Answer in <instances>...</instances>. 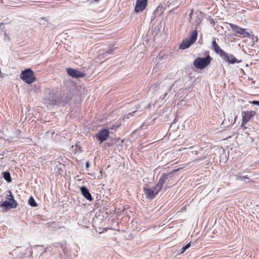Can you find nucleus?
<instances>
[{
    "mask_svg": "<svg viewBox=\"0 0 259 259\" xmlns=\"http://www.w3.org/2000/svg\"><path fill=\"white\" fill-rule=\"evenodd\" d=\"M256 114L254 111H243L241 113L242 117V126L245 125Z\"/></svg>",
    "mask_w": 259,
    "mask_h": 259,
    "instance_id": "obj_6",
    "label": "nucleus"
},
{
    "mask_svg": "<svg viewBox=\"0 0 259 259\" xmlns=\"http://www.w3.org/2000/svg\"><path fill=\"white\" fill-rule=\"evenodd\" d=\"M20 78L28 84H30L36 80L34 72L31 69L22 71L20 74Z\"/></svg>",
    "mask_w": 259,
    "mask_h": 259,
    "instance_id": "obj_4",
    "label": "nucleus"
},
{
    "mask_svg": "<svg viewBox=\"0 0 259 259\" xmlns=\"http://www.w3.org/2000/svg\"><path fill=\"white\" fill-rule=\"evenodd\" d=\"M181 168H179V169H174L172 171V172H177Z\"/></svg>",
    "mask_w": 259,
    "mask_h": 259,
    "instance_id": "obj_25",
    "label": "nucleus"
},
{
    "mask_svg": "<svg viewBox=\"0 0 259 259\" xmlns=\"http://www.w3.org/2000/svg\"><path fill=\"white\" fill-rule=\"evenodd\" d=\"M110 229H112L111 228H104L103 231H102V232H104L105 231H107L108 230H110Z\"/></svg>",
    "mask_w": 259,
    "mask_h": 259,
    "instance_id": "obj_23",
    "label": "nucleus"
},
{
    "mask_svg": "<svg viewBox=\"0 0 259 259\" xmlns=\"http://www.w3.org/2000/svg\"><path fill=\"white\" fill-rule=\"evenodd\" d=\"M17 206L18 203L16 200H14L12 202L6 200L1 204V206L4 207L6 210L9 209L10 208H15Z\"/></svg>",
    "mask_w": 259,
    "mask_h": 259,
    "instance_id": "obj_11",
    "label": "nucleus"
},
{
    "mask_svg": "<svg viewBox=\"0 0 259 259\" xmlns=\"http://www.w3.org/2000/svg\"><path fill=\"white\" fill-rule=\"evenodd\" d=\"M252 103L254 105H259V101H253Z\"/></svg>",
    "mask_w": 259,
    "mask_h": 259,
    "instance_id": "obj_22",
    "label": "nucleus"
},
{
    "mask_svg": "<svg viewBox=\"0 0 259 259\" xmlns=\"http://www.w3.org/2000/svg\"><path fill=\"white\" fill-rule=\"evenodd\" d=\"M3 177L9 183L12 181L10 174L8 171H5L3 172Z\"/></svg>",
    "mask_w": 259,
    "mask_h": 259,
    "instance_id": "obj_14",
    "label": "nucleus"
},
{
    "mask_svg": "<svg viewBox=\"0 0 259 259\" xmlns=\"http://www.w3.org/2000/svg\"><path fill=\"white\" fill-rule=\"evenodd\" d=\"M191 246L190 243H188L185 246H183L182 248V251L181 252H184L186 249H187L189 247H190Z\"/></svg>",
    "mask_w": 259,
    "mask_h": 259,
    "instance_id": "obj_18",
    "label": "nucleus"
},
{
    "mask_svg": "<svg viewBox=\"0 0 259 259\" xmlns=\"http://www.w3.org/2000/svg\"><path fill=\"white\" fill-rule=\"evenodd\" d=\"M121 122L119 121H116L112 124V125L109 127L110 130H114L116 131L118 127L121 126Z\"/></svg>",
    "mask_w": 259,
    "mask_h": 259,
    "instance_id": "obj_15",
    "label": "nucleus"
},
{
    "mask_svg": "<svg viewBox=\"0 0 259 259\" xmlns=\"http://www.w3.org/2000/svg\"><path fill=\"white\" fill-rule=\"evenodd\" d=\"M223 59L229 64H234L235 63H240L241 60L238 61L235 56L232 54H229L224 52L221 56Z\"/></svg>",
    "mask_w": 259,
    "mask_h": 259,
    "instance_id": "obj_9",
    "label": "nucleus"
},
{
    "mask_svg": "<svg viewBox=\"0 0 259 259\" xmlns=\"http://www.w3.org/2000/svg\"><path fill=\"white\" fill-rule=\"evenodd\" d=\"M80 191L82 195L88 200L91 201L93 200V197L90 193L89 190L85 187H81Z\"/></svg>",
    "mask_w": 259,
    "mask_h": 259,
    "instance_id": "obj_13",
    "label": "nucleus"
},
{
    "mask_svg": "<svg viewBox=\"0 0 259 259\" xmlns=\"http://www.w3.org/2000/svg\"><path fill=\"white\" fill-rule=\"evenodd\" d=\"M148 5V0H137L135 7V12L139 13L143 12Z\"/></svg>",
    "mask_w": 259,
    "mask_h": 259,
    "instance_id": "obj_8",
    "label": "nucleus"
},
{
    "mask_svg": "<svg viewBox=\"0 0 259 259\" xmlns=\"http://www.w3.org/2000/svg\"><path fill=\"white\" fill-rule=\"evenodd\" d=\"M28 203L30 205L33 207H36L37 206V204L35 202L34 199L33 197L31 196L28 200Z\"/></svg>",
    "mask_w": 259,
    "mask_h": 259,
    "instance_id": "obj_16",
    "label": "nucleus"
},
{
    "mask_svg": "<svg viewBox=\"0 0 259 259\" xmlns=\"http://www.w3.org/2000/svg\"><path fill=\"white\" fill-rule=\"evenodd\" d=\"M229 26L233 31H235L237 34L242 37H247L250 35L249 33L247 31L246 29L240 27L232 23H230Z\"/></svg>",
    "mask_w": 259,
    "mask_h": 259,
    "instance_id": "obj_5",
    "label": "nucleus"
},
{
    "mask_svg": "<svg viewBox=\"0 0 259 259\" xmlns=\"http://www.w3.org/2000/svg\"><path fill=\"white\" fill-rule=\"evenodd\" d=\"M198 32L196 30H193L190 34V38H187L182 40L179 46V49L185 50L195 43L197 38Z\"/></svg>",
    "mask_w": 259,
    "mask_h": 259,
    "instance_id": "obj_3",
    "label": "nucleus"
},
{
    "mask_svg": "<svg viewBox=\"0 0 259 259\" xmlns=\"http://www.w3.org/2000/svg\"><path fill=\"white\" fill-rule=\"evenodd\" d=\"M193 13H194V10H193V9H191L190 11V13L189 14V21L190 22L191 21V20L192 19V15L193 14Z\"/></svg>",
    "mask_w": 259,
    "mask_h": 259,
    "instance_id": "obj_20",
    "label": "nucleus"
},
{
    "mask_svg": "<svg viewBox=\"0 0 259 259\" xmlns=\"http://www.w3.org/2000/svg\"><path fill=\"white\" fill-rule=\"evenodd\" d=\"M67 73L72 77H83L85 75V73L72 68L67 69Z\"/></svg>",
    "mask_w": 259,
    "mask_h": 259,
    "instance_id": "obj_10",
    "label": "nucleus"
},
{
    "mask_svg": "<svg viewBox=\"0 0 259 259\" xmlns=\"http://www.w3.org/2000/svg\"><path fill=\"white\" fill-rule=\"evenodd\" d=\"M169 175V174H163L159 178L157 183L153 187V189L144 188L143 190L147 198L153 199L158 194L162 189L163 185L167 179Z\"/></svg>",
    "mask_w": 259,
    "mask_h": 259,
    "instance_id": "obj_1",
    "label": "nucleus"
},
{
    "mask_svg": "<svg viewBox=\"0 0 259 259\" xmlns=\"http://www.w3.org/2000/svg\"><path fill=\"white\" fill-rule=\"evenodd\" d=\"M109 131L107 129H104L99 131L96 134V137L97 139L102 143L106 141L109 137Z\"/></svg>",
    "mask_w": 259,
    "mask_h": 259,
    "instance_id": "obj_7",
    "label": "nucleus"
},
{
    "mask_svg": "<svg viewBox=\"0 0 259 259\" xmlns=\"http://www.w3.org/2000/svg\"><path fill=\"white\" fill-rule=\"evenodd\" d=\"M239 179L241 180L249 179V177L247 176H243V177H240Z\"/></svg>",
    "mask_w": 259,
    "mask_h": 259,
    "instance_id": "obj_21",
    "label": "nucleus"
},
{
    "mask_svg": "<svg viewBox=\"0 0 259 259\" xmlns=\"http://www.w3.org/2000/svg\"><path fill=\"white\" fill-rule=\"evenodd\" d=\"M211 44L213 51L215 52V53L219 54L220 56L225 52L224 50H223L222 49L220 48V47L216 42V39L215 37L212 38Z\"/></svg>",
    "mask_w": 259,
    "mask_h": 259,
    "instance_id": "obj_12",
    "label": "nucleus"
},
{
    "mask_svg": "<svg viewBox=\"0 0 259 259\" xmlns=\"http://www.w3.org/2000/svg\"><path fill=\"white\" fill-rule=\"evenodd\" d=\"M201 21H202V19L200 18H198L196 20V25L197 26L199 25L201 22Z\"/></svg>",
    "mask_w": 259,
    "mask_h": 259,
    "instance_id": "obj_19",
    "label": "nucleus"
},
{
    "mask_svg": "<svg viewBox=\"0 0 259 259\" xmlns=\"http://www.w3.org/2000/svg\"><path fill=\"white\" fill-rule=\"evenodd\" d=\"M8 193H9V194H8V195L6 196V199H7V200H8V201H11V202L13 201L14 200H15L14 199V196H13V194H12V193L11 191H9L8 192Z\"/></svg>",
    "mask_w": 259,
    "mask_h": 259,
    "instance_id": "obj_17",
    "label": "nucleus"
},
{
    "mask_svg": "<svg viewBox=\"0 0 259 259\" xmlns=\"http://www.w3.org/2000/svg\"><path fill=\"white\" fill-rule=\"evenodd\" d=\"M85 166H86V167H87V168L89 167V166H90V163H89V161L86 162V163H85Z\"/></svg>",
    "mask_w": 259,
    "mask_h": 259,
    "instance_id": "obj_24",
    "label": "nucleus"
},
{
    "mask_svg": "<svg viewBox=\"0 0 259 259\" xmlns=\"http://www.w3.org/2000/svg\"><path fill=\"white\" fill-rule=\"evenodd\" d=\"M204 55H206V57H198L193 62V65L196 68L203 69L210 64L212 58L209 55V51H205Z\"/></svg>",
    "mask_w": 259,
    "mask_h": 259,
    "instance_id": "obj_2",
    "label": "nucleus"
}]
</instances>
